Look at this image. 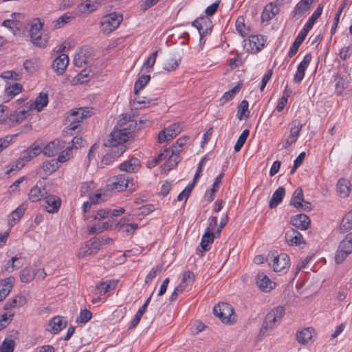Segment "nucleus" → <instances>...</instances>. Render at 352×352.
Returning a JSON list of instances; mask_svg holds the SVG:
<instances>
[{
    "instance_id": "nucleus-33",
    "label": "nucleus",
    "mask_w": 352,
    "mask_h": 352,
    "mask_svg": "<svg viewBox=\"0 0 352 352\" xmlns=\"http://www.w3.org/2000/svg\"><path fill=\"white\" fill-rule=\"evenodd\" d=\"M14 278L9 277L0 280V301L4 299L11 291L13 287Z\"/></svg>"
},
{
    "instance_id": "nucleus-15",
    "label": "nucleus",
    "mask_w": 352,
    "mask_h": 352,
    "mask_svg": "<svg viewBox=\"0 0 352 352\" xmlns=\"http://www.w3.org/2000/svg\"><path fill=\"white\" fill-rule=\"evenodd\" d=\"M65 147V143L60 140H54L44 146L41 151L48 157L58 154Z\"/></svg>"
},
{
    "instance_id": "nucleus-43",
    "label": "nucleus",
    "mask_w": 352,
    "mask_h": 352,
    "mask_svg": "<svg viewBox=\"0 0 352 352\" xmlns=\"http://www.w3.org/2000/svg\"><path fill=\"white\" fill-rule=\"evenodd\" d=\"M131 217L130 215L122 218L118 223L116 227L122 232L129 233L132 230V223H131Z\"/></svg>"
},
{
    "instance_id": "nucleus-62",
    "label": "nucleus",
    "mask_w": 352,
    "mask_h": 352,
    "mask_svg": "<svg viewBox=\"0 0 352 352\" xmlns=\"http://www.w3.org/2000/svg\"><path fill=\"white\" fill-rule=\"evenodd\" d=\"M72 146H67L64 151H63L58 157L59 162H65L72 157Z\"/></svg>"
},
{
    "instance_id": "nucleus-51",
    "label": "nucleus",
    "mask_w": 352,
    "mask_h": 352,
    "mask_svg": "<svg viewBox=\"0 0 352 352\" xmlns=\"http://www.w3.org/2000/svg\"><path fill=\"white\" fill-rule=\"evenodd\" d=\"M11 19H7L3 21L2 25L6 28L12 29L14 27H16L17 23L16 21L18 19H23V15L21 13H13L11 15Z\"/></svg>"
},
{
    "instance_id": "nucleus-41",
    "label": "nucleus",
    "mask_w": 352,
    "mask_h": 352,
    "mask_svg": "<svg viewBox=\"0 0 352 352\" xmlns=\"http://www.w3.org/2000/svg\"><path fill=\"white\" fill-rule=\"evenodd\" d=\"M215 236H217L216 232L214 233L212 232H210L209 230L205 231V233L202 236L200 243L201 248L204 251H208L210 250V244L213 242Z\"/></svg>"
},
{
    "instance_id": "nucleus-63",
    "label": "nucleus",
    "mask_w": 352,
    "mask_h": 352,
    "mask_svg": "<svg viewBox=\"0 0 352 352\" xmlns=\"http://www.w3.org/2000/svg\"><path fill=\"white\" fill-rule=\"evenodd\" d=\"M16 135L17 134L7 135L3 138H0V153L10 145L13 138L16 137Z\"/></svg>"
},
{
    "instance_id": "nucleus-57",
    "label": "nucleus",
    "mask_w": 352,
    "mask_h": 352,
    "mask_svg": "<svg viewBox=\"0 0 352 352\" xmlns=\"http://www.w3.org/2000/svg\"><path fill=\"white\" fill-rule=\"evenodd\" d=\"M131 115L129 113H122L120 116L118 123L115 127L118 128H131V124H129L128 126H125L131 121Z\"/></svg>"
},
{
    "instance_id": "nucleus-22",
    "label": "nucleus",
    "mask_w": 352,
    "mask_h": 352,
    "mask_svg": "<svg viewBox=\"0 0 352 352\" xmlns=\"http://www.w3.org/2000/svg\"><path fill=\"white\" fill-rule=\"evenodd\" d=\"M314 329L311 327H305L297 331L296 333V339L300 344H307L311 340L314 335Z\"/></svg>"
},
{
    "instance_id": "nucleus-42",
    "label": "nucleus",
    "mask_w": 352,
    "mask_h": 352,
    "mask_svg": "<svg viewBox=\"0 0 352 352\" xmlns=\"http://www.w3.org/2000/svg\"><path fill=\"white\" fill-rule=\"evenodd\" d=\"M58 160H50L49 161L44 162L42 164V169L46 175H50L55 172L58 168Z\"/></svg>"
},
{
    "instance_id": "nucleus-49",
    "label": "nucleus",
    "mask_w": 352,
    "mask_h": 352,
    "mask_svg": "<svg viewBox=\"0 0 352 352\" xmlns=\"http://www.w3.org/2000/svg\"><path fill=\"white\" fill-rule=\"evenodd\" d=\"M91 72L89 70L83 69L72 81L73 85L82 84L89 80Z\"/></svg>"
},
{
    "instance_id": "nucleus-48",
    "label": "nucleus",
    "mask_w": 352,
    "mask_h": 352,
    "mask_svg": "<svg viewBox=\"0 0 352 352\" xmlns=\"http://www.w3.org/2000/svg\"><path fill=\"white\" fill-rule=\"evenodd\" d=\"M74 18V16H72L70 13H66L60 16L56 21H53V26L56 29L60 28L64 25L72 21Z\"/></svg>"
},
{
    "instance_id": "nucleus-59",
    "label": "nucleus",
    "mask_w": 352,
    "mask_h": 352,
    "mask_svg": "<svg viewBox=\"0 0 352 352\" xmlns=\"http://www.w3.org/2000/svg\"><path fill=\"white\" fill-rule=\"evenodd\" d=\"M157 51L153 52L145 60L141 69V72L145 69H152L156 61Z\"/></svg>"
},
{
    "instance_id": "nucleus-58",
    "label": "nucleus",
    "mask_w": 352,
    "mask_h": 352,
    "mask_svg": "<svg viewBox=\"0 0 352 352\" xmlns=\"http://www.w3.org/2000/svg\"><path fill=\"white\" fill-rule=\"evenodd\" d=\"M92 314L87 309L80 311L78 317L76 318V322L79 324H85L91 320Z\"/></svg>"
},
{
    "instance_id": "nucleus-61",
    "label": "nucleus",
    "mask_w": 352,
    "mask_h": 352,
    "mask_svg": "<svg viewBox=\"0 0 352 352\" xmlns=\"http://www.w3.org/2000/svg\"><path fill=\"white\" fill-rule=\"evenodd\" d=\"M195 280V276L191 271H186L183 274L181 284L185 285V287L191 285Z\"/></svg>"
},
{
    "instance_id": "nucleus-20",
    "label": "nucleus",
    "mask_w": 352,
    "mask_h": 352,
    "mask_svg": "<svg viewBox=\"0 0 352 352\" xmlns=\"http://www.w3.org/2000/svg\"><path fill=\"white\" fill-rule=\"evenodd\" d=\"M47 194V190L44 188L43 183L38 181L35 186H34L30 192L29 199L32 202L40 201L45 195Z\"/></svg>"
},
{
    "instance_id": "nucleus-54",
    "label": "nucleus",
    "mask_w": 352,
    "mask_h": 352,
    "mask_svg": "<svg viewBox=\"0 0 352 352\" xmlns=\"http://www.w3.org/2000/svg\"><path fill=\"white\" fill-rule=\"evenodd\" d=\"M240 89L241 86L239 84L238 85L233 87L231 90L226 91L220 99L221 104H224L228 100L232 99L235 94L240 90Z\"/></svg>"
},
{
    "instance_id": "nucleus-46",
    "label": "nucleus",
    "mask_w": 352,
    "mask_h": 352,
    "mask_svg": "<svg viewBox=\"0 0 352 352\" xmlns=\"http://www.w3.org/2000/svg\"><path fill=\"white\" fill-rule=\"evenodd\" d=\"M292 127L290 129V135L289 138H294L296 139L300 134V132L303 126L301 121L298 119H296L292 120Z\"/></svg>"
},
{
    "instance_id": "nucleus-64",
    "label": "nucleus",
    "mask_w": 352,
    "mask_h": 352,
    "mask_svg": "<svg viewBox=\"0 0 352 352\" xmlns=\"http://www.w3.org/2000/svg\"><path fill=\"white\" fill-rule=\"evenodd\" d=\"M14 346L12 340H5L0 346V352H13Z\"/></svg>"
},
{
    "instance_id": "nucleus-14",
    "label": "nucleus",
    "mask_w": 352,
    "mask_h": 352,
    "mask_svg": "<svg viewBox=\"0 0 352 352\" xmlns=\"http://www.w3.org/2000/svg\"><path fill=\"white\" fill-rule=\"evenodd\" d=\"M48 104V95L47 93L41 92L32 102H26L28 110L36 109L37 111H41Z\"/></svg>"
},
{
    "instance_id": "nucleus-56",
    "label": "nucleus",
    "mask_w": 352,
    "mask_h": 352,
    "mask_svg": "<svg viewBox=\"0 0 352 352\" xmlns=\"http://www.w3.org/2000/svg\"><path fill=\"white\" fill-rule=\"evenodd\" d=\"M249 133H250V131L248 129H245L242 133L240 135V136L239 137L237 141H236V143L234 145V151L236 152H239L241 147L243 146V144H245L248 135H249Z\"/></svg>"
},
{
    "instance_id": "nucleus-37",
    "label": "nucleus",
    "mask_w": 352,
    "mask_h": 352,
    "mask_svg": "<svg viewBox=\"0 0 352 352\" xmlns=\"http://www.w3.org/2000/svg\"><path fill=\"white\" fill-rule=\"evenodd\" d=\"M335 82L336 93L338 95H340L348 87L349 76L347 75H338L335 78Z\"/></svg>"
},
{
    "instance_id": "nucleus-4",
    "label": "nucleus",
    "mask_w": 352,
    "mask_h": 352,
    "mask_svg": "<svg viewBox=\"0 0 352 352\" xmlns=\"http://www.w3.org/2000/svg\"><path fill=\"white\" fill-rule=\"evenodd\" d=\"M93 114V108L85 107L78 108L71 111L67 117V119L70 122L68 126V130H76L80 122L84 118L90 117Z\"/></svg>"
},
{
    "instance_id": "nucleus-25",
    "label": "nucleus",
    "mask_w": 352,
    "mask_h": 352,
    "mask_svg": "<svg viewBox=\"0 0 352 352\" xmlns=\"http://www.w3.org/2000/svg\"><path fill=\"white\" fill-rule=\"evenodd\" d=\"M310 219L305 214H300L294 216L291 219V223L296 228L302 230H307L310 226Z\"/></svg>"
},
{
    "instance_id": "nucleus-38",
    "label": "nucleus",
    "mask_w": 352,
    "mask_h": 352,
    "mask_svg": "<svg viewBox=\"0 0 352 352\" xmlns=\"http://www.w3.org/2000/svg\"><path fill=\"white\" fill-rule=\"evenodd\" d=\"M323 7L324 6L322 3L318 5L314 12L312 14V15L308 19L307 23L305 24L302 28L303 30L309 32V31L312 28L316 20L320 16L322 12Z\"/></svg>"
},
{
    "instance_id": "nucleus-53",
    "label": "nucleus",
    "mask_w": 352,
    "mask_h": 352,
    "mask_svg": "<svg viewBox=\"0 0 352 352\" xmlns=\"http://www.w3.org/2000/svg\"><path fill=\"white\" fill-rule=\"evenodd\" d=\"M340 248L352 253V233L349 234L340 243Z\"/></svg>"
},
{
    "instance_id": "nucleus-45",
    "label": "nucleus",
    "mask_w": 352,
    "mask_h": 352,
    "mask_svg": "<svg viewBox=\"0 0 352 352\" xmlns=\"http://www.w3.org/2000/svg\"><path fill=\"white\" fill-rule=\"evenodd\" d=\"M181 62L180 56H174L168 59L164 64V69L167 72L175 70L179 65Z\"/></svg>"
},
{
    "instance_id": "nucleus-1",
    "label": "nucleus",
    "mask_w": 352,
    "mask_h": 352,
    "mask_svg": "<svg viewBox=\"0 0 352 352\" xmlns=\"http://www.w3.org/2000/svg\"><path fill=\"white\" fill-rule=\"evenodd\" d=\"M131 133V128L115 127L109 133L103 145L115 150L114 155H121L126 149V146L124 144L129 140Z\"/></svg>"
},
{
    "instance_id": "nucleus-39",
    "label": "nucleus",
    "mask_w": 352,
    "mask_h": 352,
    "mask_svg": "<svg viewBox=\"0 0 352 352\" xmlns=\"http://www.w3.org/2000/svg\"><path fill=\"white\" fill-rule=\"evenodd\" d=\"M26 209L27 207L25 204H21L17 208H16L9 216V224L10 226H14L17 221H19L24 214Z\"/></svg>"
},
{
    "instance_id": "nucleus-36",
    "label": "nucleus",
    "mask_w": 352,
    "mask_h": 352,
    "mask_svg": "<svg viewBox=\"0 0 352 352\" xmlns=\"http://www.w3.org/2000/svg\"><path fill=\"white\" fill-rule=\"evenodd\" d=\"M337 192L340 197L345 198L351 192V183L348 179H340L337 184Z\"/></svg>"
},
{
    "instance_id": "nucleus-12",
    "label": "nucleus",
    "mask_w": 352,
    "mask_h": 352,
    "mask_svg": "<svg viewBox=\"0 0 352 352\" xmlns=\"http://www.w3.org/2000/svg\"><path fill=\"white\" fill-rule=\"evenodd\" d=\"M268 259H272V263L271 265L274 270L277 272H283L290 265L289 258L285 254H280L277 256L269 255Z\"/></svg>"
},
{
    "instance_id": "nucleus-18",
    "label": "nucleus",
    "mask_w": 352,
    "mask_h": 352,
    "mask_svg": "<svg viewBox=\"0 0 352 352\" xmlns=\"http://www.w3.org/2000/svg\"><path fill=\"white\" fill-rule=\"evenodd\" d=\"M44 207L50 213L56 212L61 204V200L55 195H47L44 198Z\"/></svg>"
},
{
    "instance_id": "nucleus-5",
    "label": "nucleus",
    "mask_w": 352,
    "mask_h": 352,
    "mask_svg": "<svg viewBox=\"0 0 352 352\" xmlns=\"http://www.w3.org/2000/svg\"><path fill=\"white\" fill-rule=\"evenodd\" d=\"M214 314L217 316L223 323L233 324L236 322V316L232 307L226 302L219 303L213 308Z\"/></svg>"
},
{
    "instance_id": "nucleus-19",
    "label": "nucleus",
    "mask_w": 352,
    "mask_h": 352,
    "mask_svg": "<svg viewBox=\"0 0 352 352\" xmlns=\"http://www.w3.org/2000/svg\"><path fill=\"white\" fill-rule=\"evenodd\" d=\"M26 109H28L26 104H24L21 108L15 110L9 116L8 120L12 125L19 124L27 118L28 113L30 110Z\"/></svg>"
},
{
    "instance_id": "nucleus-34",
    "label": "nucleus",
    "mask_w": 352,
    "mask_h": 352,
    "mask_svg": "<svg viewBox=\"0 0 352 352\" xmlns=\"http://www.w3.org/2000/svg\"><path fill=\"white\" fill-rule=\"evenodd\" d=\"M307 34H308V32H307L306 30H305L303 29H302L300 30V32L298 33V36L295 38L294 42L293 43V44L292 45V46L289 49V51L288 53L289 57L292 58L296 54L300 45L305 40Z\"/></svg>"
},
{
    "instance_id": "nucleus-31",
    "label": "nucleus",
    "mask_w": 352,
    "mask_h": 352,
    "mask_svg": "<svg viewBox=\"0 0 352 352\" xmlns=\"http://www.w3.org/2000/svg\"><path fill=\"white\" fill-rule=\"evenodd\" d=\"M279 12V8L276 4L270 3L265 6L261 14L263 21H269L273 19Z\"/></svg>"
},
{
    "instance_id": "nucleus-7",
    "label": "nucleus",
    "mask_w": 352,
    "mask_h": 352,
    "mask_svg": "<svg viewBox=\"0 0 352 352\" xmlns=\"http://www.w3.org/2000/svg\"><path fill=\"white\" fill-rule=\"evenodd\" d=\"M94 56V50L91 47L83 46L75 54L74 64L77 67H82L92 60Z\"/></svg>"
},
{
    "instance_id": "nucleus-11",
    "label": "nucleus",
    "mask_w": 352,
    "mask_h": 352,
    "mask_svg": "<svg viewBox=\"0 0 352 352\" xmlns=\"http://www.w3.org/2000/svg\"><path fill=\"white\" fill-rule=\"evenodd\" d=\"M101 246L102 242L99 239L92 238L80 249L78 256L80 258L96 254Z\"/></svg>"
},
{
    "instance_id": "nucleus-47",
    "label": "nucleus",
    "mask_w": 352,
    "mask_h": 352,
    "mask_svg": "<svg viewBox=\"0 0 352 352\" xmlns=\"http://www.w3.org/2000/svg\"><path fill=\"white\" fill-rule=\"evenodd\" d=\"M349 3V0H344L342 4L340 5V8H338V10L335 16L333 23L331 27V33L333 34L335 33L336 28L338 25L340 14L342 12L343 10L346 7V6Z\"/></svg>"
},
{
    "instance_id": "nucleus-13",
    "label": "nucleus",
    "mask_w": 352,
    "mask_h": 352,
    "mask_svg": "<svg viewBox=\"0 0 352 352\" xmlns=\"http://www.w3.org/2000/svg\"><path fill=\"white\" fill-rule=\"evenodd\" d=\"M100 3L98 0H85L76 7L78 15H89L98 10Z\"/></svg>"
},
{
    "instance_id": "nucleus-26",
    "label": "nucleus",
    "mask_w": 352,
    "mask_h": 352,
    "mask_svg": "<svg viewBox=\"0 0 352 352\" xmlns=\"http://www.w3.org/2000/svg\"><path fill=\"white\" fill-rule=\"evenodd\" d=\"M67 322L61 316L54 317L49 322L47 331L51 333L56 334L65 328Z\"/></svg>"
},
{
    "instance_id": "nucleus-28",
    "label": "nucleus",
    "mask_w": 352,
    "mask_h": 352,
    "mask_svg": "<svg viewBox=\"0 0 352 352\" xmlns=\"http://www.w3.org/2000/svg\"><path fill=\"white\" fill-rule=\"evenodd\" d=\"M118 285V281L116 280H109L101 282L96 287V289L100 296H104L106 294L116 289Z\"/></svg>"
},
{
    "instance_id": "nucleus-29",
    "label": "nucleus",
    "mask_w": 352,
    "mask_h": 352,
    "mask_svg": "<svg viewBox=\"0 0 352 352\" xmlns=\"http://www.w3.org/2000/svg\"><path fill=\"white\" fill-rule=\"evenodd\" d=\"M150 80L151 75L149 74H142V72H140L138 74V79L133 87V94L138 96V94L146 87Z\"/></svg>"
},
{
    "instance_id": "nucleus-44",
    "label": "nucleus",
    "mask_w": 352,
    "mask_h": 352,
    "mask_svg": "<svg viewBox=\"0 0 352 352\" xmlns=\"http://www.w3.org/2000/svg\"><path fill=\"white\" fill-rule=\"evenodd\" d=\"M23 265L19 258L14 256L11 258L4 265V270L7 272H12L14 270L19 269Z\"/></svg>"
},
{
    "instance_id": "nucleus-2",
    "label": "nucleus",
    "mask_w": 352,
    "mask_h": 352,
    "mask_svg": "<svg viewBox=\"0 0 352 352\" xmlns=\"http://www.w3.org/2000/svg\"><path fill=\"white\" fill-rule=\"evenodd\" d=\"M122 20V14L115 12L102 16L99 23L100 32L109 34L118 28Z\"/></svg>"
},
{
    "instance_id": "nucleus-10",
    "label": "nucleus",
    "mask_w": 352,
    "mask_h": 352,
    "mask_svg": "<svg viewBox=\"0 0 352 352\" xmlns=\"http://www.w3.org/2000/svg\"><path fill=\"white\" fill-rule=\"evenodd\" d=\"M192 25L197 28L199 32L200 38V45H204L206 40L204 38V36L208 34L210 30V20L207 17H200L197 19L192 22Z\"/></svg>"
},
{
    "instance_id": "nucleus-16",
    "label": "nucleus",
    "mask_w": 352,
    "mask_h": 352,
    "mask_svg": "<svg viewBox=\"0 0 352 352\" xmlns=\"http://www.w3.org/2000/svg\"><path fill=\"white\" fill-rule=\"evenodd\" d=\"M311 54L310 53H308L304 56L303 60L298 65L297 70L296 72L294 78L295 82L299 83L302 80L305 76V71L308 67L311 60Z\"/></svg>"
},
{
    "instance_id": "nucleus-21",
    "label": "nucleus",
    "mask_w": 352,
    "mask_h": 352,
    "mask_svg": "<svg viewBox=\"0 0 352 352\" xmlns=\"http://www.w3.org/2000/svg\"><path fill=\"white\" fill-rule=\"evenodd\" d=\"M256 285L261 291L269 292L274 288L276 283L265 274H258L256 276Z\"/></svg>"
},
{
    "instance_id": "nucleus-6",
    "label": "nucleus",
    "mask_w": 352,
    "mask_h": 352,
    "mask_svg": "<svg viewBox=\"0 0 352 352\" xmlns=\"http://www.w3.org/2000/svg\"><path fill=\"white\" fill-rule=\"evenodd\" d=\"M284 314L285 309L283 307L278 306L272 309L265 316L261 331L264 330L270 331L273 329L278 324L280 323Z\"/></svg>"
},
{
    "instance_id": "nucleus-35",
    "label": "nucleus",
    "mask_w": 352,
    "mask_h": 352,
    "mask_svg": "<svg viewBox=\"0 0 352 352\" xmlns=\"http://www.w3.org/2000/svg\"><path fill=\"white\" fill-rule=\"evenodd\" d=\"M285 239L287 242L292 245H298L303 243L302 234L294 229L288 230L286 232Z\"/></svg>"
},
{
    "instance_id": "nucleus-30",
    "label": "nucleus",
    "mask_w": 352,
    "mask_h": 352,
    "mask_svg": "<svg viewBox=\"0 0 352 352\" xmlns=\"http://www.w3.org/2000/svg\"><path fill=\"white\" fill-rule=\"evenodd\" d=\"M265 39L263 36L253 35L249 38V45L252 53H257L264 46Z\"/></svg>"
},
{
    "instance_id": "nucleus-40",
    "label": "nucleus",
    "mask_w": 352,
    "mask_h": 352,
    "mask_svg": "<svg viewBox=\"0 0 352 352\" xmlns=\"http://www.w3.org/2000/svg\"><path fill=\"white\" fill-rule=\"evenodd\" d=\"M285 195V190L283 187H279L274 192L270 201L269 206L270 208H276L283 200Z\"/></svg>"
},
{
    "instance_id": "nucleus-32",
    "label": "nucleus",
    "mask_w": 352,
    "mask_h": 352,
    "mask_svg": "<svg viewBox=\"0 0 352 352\" xmlns=\"http://www.w3.org/2000/svg\"><path fill=\"white\" fill-rule=\"evenodd\" d=\"M314 0H300L296 6L293 11V17L298 19L309 8Z\"/></svg>"
},
{
    "instance_id": "nucleus-27",
    "label": "nucleus",
    "mask_w": 352,
    "mask_h": 352,
    "mask_svg": "<svg viewBox=\"0 0 352 352\" xmlns=\"http://www.w3.org/2000/svg\"><path fill=\"white\" fill-rule=\"evenodd\" d=\"M23 91V86L19 82H13L7 86L4 91L3 99L7 102L12 99Z\"/></svg>"
},
{
    "instance_id": "nucleus-24",
    "label": "nucleus",
    "mask_w": 352,
    "mask_h": 352,
    "mask_svg": "<svg viewBox=\"0 0 352 352\" xmlns=\"http://www.w3.org/2000/svg\"><path fill=\"white\" fill-rule=\"evenodd\" d=\"M124 211L123 208L113 210H99L95 214L94 219L99 221L104 219H113L114 217H118L123 214Z\"/></svg>"
},
{
    "instance_id": "nucleus-60",
    "label": "nucleus",
    "mask_w": 352,
    "mask_h": 352,
    "mask_svg": "<svg viewBox=\"0 0 352 352\" xmlns=\"http://www.w3.org/2000/svg\"><path fill=\"white\" fill-rule=\"evenodd\" d=\"M151 298V295L147 298V300L144 302L143 305L138 309L135 317L133 318V327L135 326L140 320V318L144 311H146L147 306L150 302V300Z\"/></svg>"
},
{
    "instance_id": "nucleus-52",
    "label": "nucleus",
    "mask_w": 352,
    "mask_h": 352,
    "mask_svg": "<svg viewBox=\"0 0 352 352\" xmlns=\"http://www.w3.org/2000/svg\"><path fill=\"white\" fill-rule=\"evenodd\" d=\"M34 272L29 267L23 268L20 274V280L23 283H29L34 278Z\"/></svg>"
},
{
    "instance_id": "nucleus-8",
    "label": "nucleus",
    "mask_w": 352,
    "mask_h": 352,
    "mask_svg": "<svg viewBox=\"0 0 352 352\" xmlns=\"http://www.w3.org/2000/svg\"><path fill=\"white\" fill-rule=\"evenodd\" d=\"M41 152V148L36 143H34L21 153L20 157L16 161V168H21L25 166V162L36 157Z\"/></svg>"
},
{
    "instance_id": "nucleus-50",
    "label": "nucleus",
    "mask_w": 352,
    "mask_h": 352,
    "mask_svg": "<svg viewBox=\"0 0 352 352\" xmlns=\"http://www.w3.org/2000/svg\"><path fill=\"white\" fill-rule=\"evenodd\" d=\"M351 229H352V209L343 217L340 225V230L343 232Z\"/></svg>"
},
{
    "instance_id": "nucleus-23",
    "label": "nucleus",
    "mask_w": 352,
    "mask_h": 352,
    "mask_svg": "<svg viewBox=\"0 0 352 352\" xmlns=\"http://www.w3.org/2000/svg\"><path fill=\"white\" fill-rule=\"evenodd\" d=\"M168 156V158L164 164V169L166 171L171 170L179 162V149H177L176 146H173V148L170 149V155Z\"/></svg>"
},
{
    "instance_id": "nucleus-17",
    "label": "nucleus",
    "mask_w": 352,
    "mask_h": 352,
    "mask_svg": "<svg viewBox=\"0 0 352 352\" xmlns=\"http://www.w3.org/2000/svg\"><path fill=\"white\" fill-rule=\"evenodd\" d=\"M68 63V56L65 54H61L54 60L52 68L57 75H62L66 69Z\"/></svg>"
},
{
    "instance_id": "nucleus-55",
    "label": "nucleus",
    "mask_w": 352,
    "mask_h": 352,
    "mask_svg": "<svg viewBox=\"0 0 352 352\" xmlns=\"http://www.w3.org/2000/svg\"><path fill=\"white\" fill-rule=\"evenodd\" d=\"M236 30L243 37L247 36L248 33V29L246 28L244 23V19L241 16L238 17L236 21Z\"/></svg>"
},
{
    "instance_id": "nucleus-9",
    "label": "nucleus",
    "mask_w": 352,
    "mask_h": 352,
    "mask_svg": "<svg viewBox=\"0 0 352 352\" xmlns=\"http://www.w3.org/2000/svg\"><path fill=\"white\" fill-rule=\"evenodd\" d=\"M128 177L125 174L119 175L110 178L107 184V188L111 192L123 191L127 187Z\"/></svg>"
},
{
    "instance_id": "nucleus-3",
    "label": "nucleus",
    "mask_w": 352,
    "mask_h": 352,
    "mask_svg": "<svg viewBox=\"0 0 352 352\" xmlns=\"http://www.w3.org/2000/svg\"><path fill=\"white\" fill-rule=\"evenodd\" d=\"M44 23L38 18L34 19L31 22V26L29 34L32 43L39 47L46 46L47 40L43 37L41 30L43 28Z\"/></svg>"
}]
</instances>
